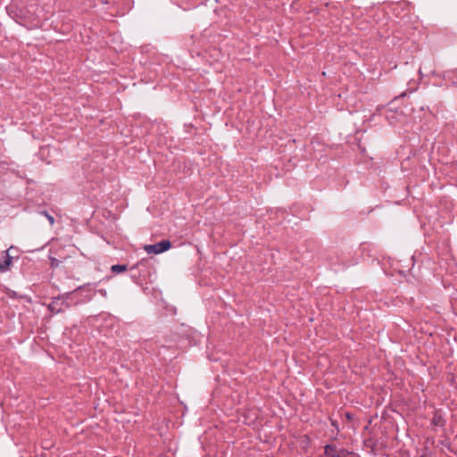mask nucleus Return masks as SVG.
Listing matches in <instances>:
<instances>
[{
	"mask_svg": "<svg viewBox=\"0 0 457 457\" xmlns=\"http://www.w3.org/2000/svg\"><path fill=\"white\" fill-rule=\"evenodd\" d=\"M171 247V243L170 240H162L157 244L154 245H144V250L148 254H159L165 251H168Z\"/></svg>",
	"mask_w": 457,
	"mask_h": 457,
	"instance_id": "obj_1",
	"label": "nucleus"
},
{
	"mask_svg": "<svg viewBox=\"0 0 457 457\" xmlns=\"http://www.w3.org/2000/svg\"><path fill=\"white\" fill-rule=\"evenodd\" d=\"M344 451L337 450L335 446L328 445L325 447V455L328 457H341Z\"/></svg>",
	"mask_w": 457,
	"mask_h": 457,
	"instance_id": "obj_2",
	"label": "nucleus"
},
{
	"mask_svg": "<svg viewBox=\"0 0 457 457\" xmlns=\"http://www.w3.org/2000/svg\"><path fill=\"white\" fill-rule=\"evenodd\" d=\"M4 253V261L0 262V271L2 272L6 271L12 263V257L9 255L8 251H5Z\"/></svg>",
	"mask_w": 457,
	"mask_h": 457,
	"instance_id": "obj_3",
	"label": "nucleus"
},
{
	"mask_svg": "<svg viewBox=\"0 0 457 457\" xmlns=\"http://www.w3.org/2000/svg\"><path fill=\"white\" fill-rule=\"evenodd\" d=\"M127 265H120V264H116V265H112L111 270L113 273H120V272H124L127 270Z\"/></svg>",
	"mask_w": 457,
	"mask_h": 457,
	"instance_id": "obj_4",
	"label": "nucleus"
},
{
	"mask_svg": "<svg viewBox=\"0 0 457 457\" xmlns=\"http://www.w3.org/2000/svg\"><path fill=\"white\" fill-rule=\"evenodd\" d=\"M40 213H41V214H43V215H45V216L47 218V220H49V223H50V225H51V226H52V225H54V217H53L52 215H50V214H49L47 212H46V211H45V212H41Z\"/></svg>",
	"mask_w": 457,
	"mask_h": 457,
	"instance_id": "obj_5",
	"label": "nucleus"
},
{
	"mask_svg": "<svg viewBox=\"0 0 457 457\" xmlns=\"http://www.w3.org/2000/svg\"><path fill=\"white\" fill-rule=\"evenodd\" d=\"M51 267L54 268L59 266L60 262L56 258H50Z\"/></svg>",
	"mask_w": 457,
	"mask_h": 457,
	"instance_id": "obj_6",
	"label": "nucleus"
}]
</instances>
